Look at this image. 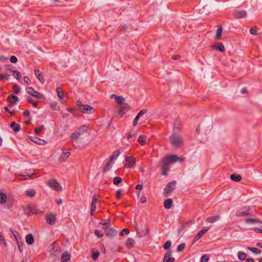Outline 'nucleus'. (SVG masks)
Masks as SVG:
<instances>
[{
  "mask_svg": "<svg viewBox=\"0 0 262 262\" xmlns=\"http://www.w3.org/2000/svg\"><path fill=\"white\" fill-rule=\"evenodd\" d=\"M146 113H147L146 110H141L138 113V114H137V116H139V117H141L142 115H144Z\"/></svg>",
  "mask_w": 262,
  "mask_h": 262,
  "instance_id": "obj_61",
  "label": "nucleus"
},
{
  "mask_svg": "<svg viewBox=\"0 0 262 262\" xmlns=\"http://www.w3.org/2000/svg\"><path fill=\"white\" fill-rule=\"evenodd\" d=\"M26 243L28 245H31L34 243L33 236L32 234H28L25 237Z\"/></svg>",
  "mask_w": 262,
  "mask_h": 262,
  "instance_id": "obj_20",
  "label": "nucleus"
},
{
  "mask_svg": "<svg viewBox=\"0 0 262 262\" xmlns=\"http://www.w3.org/2000/svg\"><path fill=\"white\" fill-rule=\"evenodd\" d=\"M45 220L48 224L53 225L55 224L56 220V215L52 212L47 213L45 216Z\"/></svg>",
  "mask_w": 262,
  "mask_h": 262,
  "instance_id": "obj_3",
  "label": "nucleus"
},
{
  "mask_svg": "<svg viewBox=\"0 0 262 262\" xmlns=\"http://www.w3.org/2000/svg\"><path fill=\"white\" fill-rule=\"evenodd\" d=\"M32 141L37 144H41L42 142H44V141L37 137H32Z\"/></svg>",
  "mask_w": 262,
  "mask_h": 262,
  "instance_id": "obj_36",
  "label": "nucleus"
},
{
  "mask_svg": "<svg viewBox=\"0 0 262 262\" xmlns=\"http://www.w3.org/2000/svg\"><path fill=\"white\" fill-rule=\"evenodd\" d=\"M233 14L235 18H243L246 17L247 12L244 10H234Z\"/></svg>",
  "mask_w": 262,
  "mask_h": 262,
  "instance_id": "obj_11",
  "label": "nucleus"
},
{
  "mask_svg": "<svg viewBox=\"0 0 262 262\" xmlns=\"http://www.w3.org/2000/svg\"><path fill=\"white\" fill-rule=\"evenodd\" d=\"M88 130V127L86 125H83L78 128L76 131L77 133L80 134V136L82 135L84 133H86Z\"/></svg>",
  "mask_w": 262,
  "mask_h": 262,
  "instance_id": "obj_25",
  "label": "nucleus"
},
{
  "mask_svg": "<svg viewBox=\"0 0 262 262\" xmlns=\"http://www.w3.org/2000/svg\"><path fill=\"white\" fill-rule=\"evenodd\" d=\"M70 258V255L67 252H64L62 253L61 260L62 262H67Z\"/></svg>",
  "mask_w": 262,
  "mask_h": 262,
  "instance_id": "obj_26",
  "label": "nucleus"
},
{
  "mask_svg": "<svg viewBox=\"0 0 262 262\" xmlns=\"http://www.w3.org/2000/svg\"><path fill=\"white\" fill-rule=\"evenodd\" d=\"M81 108L80 111L84 113L92 114L94 111V108L89 105H81Z\"/></svg>",
  "mask_w": 262,
  "mask_h": 262,
  "instance_id": "obj_12",
  "label": "nucleus"
},
{
  "mask_svg": "<svg viewBox=\"0 0 262 262\" xmlns=\"http://www.w3.org/2000/svg\"><path fill=\"white\" fill-rule=\"evenodd\" d=\"M183 160V158L179 157L176 155H170L163 158L160 163L164 165L165 164V165L169 166L170 164L174 163L178 161L182 162Z\"/></svg>",
  "mask_w": 262,
  "mask_h": 262,
  "instance_id": "obj_1",
  "label": "nucleus"
},
{
  "mask_svg": "<svg viewBox=\"0 0 262 262\" xmlns=\"http://www.w3.org/2000/svg\"><path fill=\"white\" fill-rule=\"evenodd\" d=\"M135 243V242L133 239L128 238L126 242V245L129 248H132L134 246Z\"/></svg>",
  "mask_w": 262,
  "mask_h": 262,
  "instance_id": "obj_33",
  "label": "nucleus"
},
{
  "mask_svg": "<svg viewBox=\"0 0 262 262\" xmlns=\"http://www.w3.org/2000/svg\"><path fill=\"white\" fill-rule=\"evenodd\" d=\"M26 90L28 94L37 99H41L43 97L41 94H40L38 92L35 91L34 89L32 87L27 88Z\"/></svg>",
  "mask_w": 262,
  "mask_h": 262,
  "instance_id": "obj_7",
  "label": "nucleus"
},
{
  "mask_svg": "<svg viewBox=\"0 0 262 262\" xmlns=\"http://www.w3.org/2000/svg\"><path fill=\"white\" fill-rule=\"evenodd\" d=\"M34 74L36 78L42 83L44 82V79L42 76V73L38 70H35Z\"/></svg>",
  "mask_w": 262,
  "mask_h": 262,
  "instance_id": "obj_21",
  "label": "nucleus"
},
{
  "mask_svg": "<svg viewBox=\"0 0 262 262\" xmlns=\"http://www.w3.org/2000/svg\"><path fill=\"white\" fill-rule=\"evenodd\" d=\"M103 230L105 232L106 236L110 238H113L117 234V231L116 230L108 226L104 227Z\"/></svg>",
  "mask_w": 262,
  "mask_h": 262,
  "instance_id": "obj_5",
  "label": "nucleus"
},
{
  "mask_svg": "<svg viewBox=\"0 0 262 262\" xmlns=\"http://www.w3.org/2000/svg\"><path fill=\"white\" fill-rule=\"evenodd\" d=\"M230 179L233 181L239 182L242 179V176L239 174H232L230 176Z\"/></svg>",
  "mask_w": 262,
  "mask_h": 262,
  "instance_id": "obj_28",
  "label": "nucleus"
},
{
  "mask_svg": "<svg viewBox=\"0 0 262 262\" xmlns=\"http://www.w3.org/2000/svg\"><path fill=\"white\" fill-rule=\"evenodd\" d=\"M146 138V137L144 135H141L138 139L139 143L143 145L145 143V139Z\"/></svg>",
  "mask_w": 262,
  "mask_h": 262,
  "instance_id": "obj_42",
  "label": "nucleus"
},
{
  "mask_svg": "<svg viewBox=\"0 0 262 262\" xmlns=\"http://www.w3.org/2000/svg\"><path fill=\"white\" fill-rule=\"evenodd\" d=\"M247 249L256 254H258L261 253V250L256 248L248 247Z\"/></svg>",
  "mask_w": 262,
  "mask_h": 262,
  "instance_id": "obj_40",
  "label": "nucleus"
},
{
  "mask_svg": "<svg viewBox=\"0 0 262 262\" xmlns=\"http://www.w3.org/2000/svg\"><path fill=\"white\" fill-rule=\"evenodd\" d=\"M10 60L12 63H16L17 61V58L15 56L12 55L10 58Z\"/></svg>",
  "mask_w": 262,
  "mask_h": 262,
  "instance_id": "obj_58",
  "label": "nucleus"
},
{
  "mask_svg": "<svg viewBox=\"0 0 262 262\" xmlns=\"http://www.w3.org/2000/svg\"><path fill=\"white\" fill-rule=\"evenodd\" d=\"M36 193L34 189L29 190L26 191V194L27 196L32 198L35 196Z\"/></svg>",
  "mask_w": 262,
  "mask_h": 262,
  "instance_id": "obj_38",
  "label": "nucleus"
},
{
  "mask_svg": "<svg viewBox=\"0 0 262 262\" xmlns=\"http://www.w3.org/2000/svg\"><path fill=\"white\" fill-rule=\"evenodd\" d=\"M0 244L4 246V247H7V244L5 242V239L3 235L0 232Z\"/></svg>",
  "mask_w": 262,
  "mask_h": 262,
  "instance_id": "obj_46",
  "label": "nucleus"
},
{
  "mask_svg": "<svg viewBox=\"0 0 262 262\" xmlns=\"http://www.w3.org/2000/svg\"><path fill=\"white\" fill-rule=\"evenodd\" d=\"M48 184L50 187L54 189L56 191L62 190V187L56 179H50L48 182Z\"/></svg>",
  "mask_w": 262,
  "mask_h": 262,
  "instance_id": "obj_6",
  "label": "nucleus"
},
{
  "mask_svg": "<svg viewBox=\"0 0 262 262\" xmlns=\"http://www.w3.org/2000/svg\"><path fill=\"white\" fill-rule=\"evenodd\" d=\"M185 243H181L180 244L178 247H177V251L178 252H181L184 250V249L185 247Z\"/></svg>",
  "mask_w": 262,
  "mask_h": 262,
  "instance_id": "obj_49",
  "label": "nucleus"
},
{
  "mask_svg": "<svg viewBox=\"0 0 262 262\" xmlns=\"http://www.w3.org/2000/svg\"><path fill=\"white\" fill-rule=\"evenodd\" d=\"M171 252L169 251L165 254L163 259V262H174V258L171 257Z\"/></svg>",
  "mask_w": 262,
  "mask_h": 262,
  "instance_id": "obj_15",
  "label": "nucleus"
},
{
  "mask_svg": "<svg viewBox=\"0 0 262 262\" xmlns=\"http://www.w3.org/2000/svg\"><path fill=\"white\" fill-rule=\"evenodd\" d=\"M99 195H97V194H94V195L92 199V202L91 204V206L92 207H96V204L98 203V200L97 197H99Z\"/></svg>",
  "mask_w": 262,
  "mask_h": 262,
  "instance_id": "obj_37",
  "label": "nucleus"
},
{
  "mask_svg": "<svg viewBox=\"0 0 262 262\" xmlns=\"http://www.w3.org/2000/svg\"><path fill=\"white\" fill-rule=\"evenodd\" d=\"M36 175L35 173H26L25 174H21L19 175V179L22 180H26L28 179H33Z\"/></svg>",
  "mask_w": 262,
  "mask_h": 262,
  "instance_id": "obj_14",
  "label": "nucleus"
},
{
  "mask_svg": "<svg viewBox=\"0 0 262 262\" xmlns=\"http://www.w3.org/2000/svg\"><path fill=\"white\" fill-rule=\"evenodd\" d=\"M169 138L171 145L176 148L180 147L183 144V139L179 135L173 133Z\"/></svg>",
  "mask_w": 262,
  "mask_h": 262,
  "instance_id": "obj_2",
  "label": "nucleus"
},
{
  "mask_svg": "<svg viewBox=\"0 0 262 262\" xmlns=\"http://www.w3.org/2000/svg\"><path fill=\"white\" fill-rule=\"evenodd\" d=\"M236 216H250L252 214L249 212V207H244L239 210H237L236 212Z\"/></svg>",
  "mask_w": 262,
  "mask_h": 262,
  "instance_id": "obj_8",
  "label": "nucleus"
},
{
  "mask_svg": "<svg viewBox=\"0 0 262 262\" xmlns=\"http://www.w3.org/2000/svg\"><path fill=\"white\" fill-rule=\"evenodd\" d=\"M171 245V242L170 241H168L164 244L163 247L165 250H169L170 248Z\"/></svg>",
  "mask_w": 262,
  "mask_h": 262,
  "instance_id": "obj_52",
  "label": "nucleus"
},
{
  "mask_svg": "<svg viewBox=\"0 0 262 262\" xmlns=\"http://www.w3.org/2000/svg\"><path fill=\"white\" fill-rule=\"evenodd\" d=\"M140 118V117H139V116H138L137 115L136 117H135V118L134 119V120L133 122V125L134 126H136L137 125V124H138V121L139 120Z\"/></svg>",
  "mask_w": 262,
  "mask_h": 262,
  "instance_id": "obj_64",
  "label": "nucleus"
},
{
  "mask_svg": "<svg viewBox=\"0 0 262 262\" xmlns=\"http://www.w3.org/2000/svg\"><path fill=\"white\" fill-rule=\"evenodd\" d=\"M13 88V90H14V93L15 94H18L20 93V89H19V86L17 84H14Z\"/></svg>",
  "mask_w": 262,
  "mask_h": 262,
  "instance_id": "obj_55",
  "label": "nucleus"
},
{
  "mask_svg": "<svg viewBox=\"0 0 262 262\" xmlns=\"http://www.w3.org/2000/svg\"><path fill=\"white\" fill-rule=\"evenodd\" d=\"M94 234L96 236L99 238L102 237L103 236V234L100 233V232L97 230H95Z\"/></svg>",
  "mask_w": 262,
  "mask_h": 262,
  "instance_id": "obj_62",
  "label": "nucleus"
},
{
  "mask_svg": "<svg viewBox=\"0 0 262 262\" xmlns=\"http://www.w3.org/2000/svg\"><path fill=\"white\" fill-rule=\"evenodd\" d=\"M213 48L222 52L225 51V47L222 43L220 42L217 43L213 46Z\"/></svg>",
  "mask_w": 262,
  "mask_h": 262,
  "instance_id": "obj_27",
  "label": "nucleus"
},
{
  "mask_svg": "<svg viewBox=\"0 0 262 262\" xmlns=\"http://www.w3.org/2000/svg\"><path fill=\"white\" fill-rule=\"evenodd\" d=\"M7 100L10 103L9 106L15 104V102L18 100V98L15 95H10L7 98Z\"/></svg>",
  "mask_w": 262,
  "mask_h": 262,
  "instance_id": "obj_19",
  "label": "nucleus"
},
{
  "mask_svg": "<svg viewBox=\"0 0 262 262\" xmlns=\"http://www.w3.org/2000/svg\"><path fill=\"white\" fill-rule=\"evenodd\" d=\"M245 223L246 224H250V223H261V222L256 219H247L245 220Z\"/></svg>",
  "mask_w": 262,
  "mask_h": 262,
  "instance_id": "obj_32",
  "label": "nucleus"
},
{
  "mask_svg": "<svg viewBox=\"0 0 262 262\" xmlns=\"http://www.w3.org/2000/svg\"><path fill=\"white\" fill-rule=\"evenodd\" d=\"M257 29L256 27H252L250 30V33L252 35H255L257 34Z\"/></svg>",
  "mask_w": 262,
  "mask_h": 262,
  "instance_id": "obj_56",
  "label": "nucleus"
},
{
  "mask_svg": "<svg viewBox=\"0 0 262 262\" xmlns=\"http://www.w3.org/2000/svg\"><path fill=\"white\" fill-rule=\"evenodd\" d=\"M160 165L161 166L162 169V174L167 176V172L169 170V166H168L167 165H165V164L164 165L163 164H161L159 163Z\"/></svg>",
  "mask_w": 262,
  "mask_h": 262,
  "instance_id": "obj_23",
  "label": "nucleus"
},
{
  "mask_svg": "<svg viewBox=\"0 0 262 262\" xmlns=\"http://www.w3.org/2000/svg\"><path fill=\"white\" fill-rule=\"evenodd\" d=\"M111 98H114L115 99L116 101L119 104H123L124 103V99L122 96H119L115 94H112L111 96Z\"/></svg>",
  "mask_w": 262,
  "mask_h": 262,
  "instance_id": "obj_17",
  "label": "nucleus"
},
{
  "mask_svg": "<svg viewBox=\"0 0 262 262\" xmlns=\"http://www.w3.org/2000/svg\"><path fill=\"white\" fill-rule=\"evenodd\" d=\"M129 110V106L127 104L124 105L120 106L119 109L118 113L122 117Z\"/></svg>",
  "mask_w": 262,
  "mask_h": 262,
  "instance_id": "obj_16",
  "label": "nucleus"
},
{
  "mask_svg": "<svg viewBox=\"0 0 262 262\" xmlns=\"http://www.w3.org/2000/svg\"><path fill=\"white\" fill-rule=\"evenodd\" d=\"M176 186V182L175 181L169 182L164 189V194L170 193L175 189Z\"/></svg>",
  "mask_w": 262,
  "mask_h": 262,
  "instance_id": "obj_4",
  "label": "nucleus"
},
{
  "mask_svg": "<svg viewBox=\"0 0 262 262\" xmlns=\"http://www.w3.org/2000/svg\"><path fill=\"white\" fill-rule=\"evenodd\" d=\"M222 30H223L221 26L219 27V28L217 29L216 33V35H215L216 38L217 39H221Z\"/></svg>",
  "mask_w": 262,
  "mask_h": 262,
  "instance_id": "obj_39",
  "label": "nucleus"
},
{
  "mask_svg": "<svg viewBox=\"0 0 262 262\" xmlns=\"http://www.w3.org/2000/svg\"><path fill=\"white\" fill-rule=\"evenodd\" d=\"M122 178L120 177H116L113 180V183L115 185H118L122 182Z\"/></svg>",
  "mask_w": 262,
  "mask_h": 262,
  "instance_id": "obj_44",
  "label": "nucleus"
},
{
  "mask_svg": "<svg viewBox=\"0 0 262 262\" xmlns=\"http://www.w3.org/2000/svg\"><path fill=\"white\" fill-rule=\"evenodd\" d=\"M31 210H32V207L30 206H28L26 208H25L24 209V213L25 214H27V215L31 214V211H32Z\"/></svg>",
  "mask_w": 262,
  "mask_h": 262,
  "instance_id": "obj_48",
  "label": "nucleus"
},
{
  "mask_svg": "<svg viewBox=\"0 0 262 262\" xmlns=\"http://www.w3.org/2000/svg\"><path fill=\"white\" fill-rule=\"evenodd\" d=\"M43 128V126L42 125L36 128L35 129V134L36 135H39L42 132Z\"/></svg>",
  "mask_w": 262,
  "mask_h": 262,
  "instance_id": "obj_54",
  "label": "nucleus"
},
{
  "mask_svg": "<svg viewBox=\"0 0 262 262\" xmlns=\"http://www.w3.org/2000/svg\"><path fill=\"white\" fill-rule=\"evenodd\" d=\"M80 136V134L77 133L76 131L73 133L71 136L70 138L72 140H77L79 138V137Z\"/></svg>",
  "mask_w": 262,
  "mask_h": 262,
  "instance_id": "obj_41",
  "label": "nucleus"
},
{
  "mask_svg": "<svg viewBox=\"0 0 262 262\" xmlns=\"http://www.w3.org/2000/svg\"><path fill=\"white\" fill-rule=\"evenodd\" d=\"M209 227H206L203 230H201L194 237L193 241L192 242L194 244L197 241H198L200 238H201L202 236L206 233L209 230Z\"/></svg>",
  "mask_w": 262,
  "mask_h": 262,
  "instance_id": "obj_13",
  "label": "nucleus"
},
{
  "mask_svg": "<svg viewBox=\"0 0 262 262\" xmlns=\"http://www.w3.org/2000/svg\"><path fill=\"white\" fill-rule=\"evenodd\" d=\"M6 195L4 193H0V203L4 204L6 202Z\"/></svg>",
  "mask_w": 262,
  "mask_h": 262,
  "instance_id": "obj_47",
  "label": "nucleus"
},
{
  "mask_svg": "<svg viewBox=\"0 0 262 262\" xmlns=\"http://www.w3.org/2000/svg\"><path fill=\"white\" fill-rule=\"evenodd\" d=\"M120 152L118 150H115L112 155L111 156L110 158V162L112 161L117 159L118 156L120 155Z\"/></svg>",
  "mask_w": 262,
  "mask_h": 262,
  "instance_id": "obj_29",
  "label": "nucleus"
},
{
  "mask_svg": "<svg viewBox=\"0 0 262 262\" xmlns=\"http://www.w3.org/2000/svg\"><path fill=\"white\" fill-rule=\"evenodd\" d=\"M9 78H10V75L7 74L0 75V80H2L4 79L8 80V79H9Z\"/></svg>",
  "mask_w": 262,
  "mask_h": 262,
  "instance_id": "obj_53",
  "label": "nucleus"
},
{
  "mask_svg": "<svg viewBox=\"0 0 262 262\" xmlns=\"http://www.w3.org/2000/svg\"><path fill=\"white\" fill-rule=\"evenodd\" d=\"M51 108L53 110H55V111L59 110V106L58 105L57 102H54L51 104Z\"/></svg>",
  "mask_w": 262,
  "mask_h": 262,
  "instance_id": "obj_45",
  "label": "nucleus"
},
{
  "mask_svg": "<svg viewBox=\"0 0 262 262\" xmlns=\"http://www.w3.org/2000/svg\"><path fill=\"white\" fill-rule=\"evenodd\" d=\"M172 203L173 201L171 199H167L164 201V207L167 209H170L171 207Z\"/></svg>",
  "mask_w": 262,
  "mask_h": 262,
  "instance_id": "obj_22",
  "label": "nucleus"
},
{
  "mask_svg": "<svg viewBox=\"0 0 262 262\" xmlns=\"http://www.w3.org/2000/svg\"><path fill=\"white\" fill-rule=\"evenodd\" d=\"M27 101L29 103H32L34 106H36L38 104V102L34 101L32 98H29Z\"/></svg>",
  "mask_w": 262,
  "mask_h": 262,
  "instance_id": "obj_50",
  "label": "nucleus"
},
{
  "mask_svg": "<svg viewBox=\"0 0 262 262\" xmlns=\"http://www.w3.org/2000/svg\"><path fill=\"white\" fill-rule=\"evenodd\" d=\"M92 258L94 260H96L98 258V257L100 255V252L98 251H95L94 249L92 250Z\"/></svg>",
  "mask_w": 262,
  "mask_h": 262,
  "instance_id": "obj_35",
  "label": "nucleus"
},
{
  "mask_svg": "<svg viewBox=\"0 0 262 262\" xmlns=\"http://www.w3.org/2000/svg\"><path fill=\"white\" fill-rule=\"evenodd\" d=\"M12 72H13L14 75H15V76H14L15 78L17 80H20V79L21 76V74L19 73V72L17 70H14V71H12Z\"/></svg>",
  "mask_w": 262,
  "mask_h": 262,
  "instance_id": "obj_43",
  "label": "nucleus"
},
{
  "mask_svg": "<svg viewBox=\"0 0 262 262\" xmlns=\"http://www.w3.org/2000/svg\"><path fill=\"white\" fill-rule=\"evenodd\" d=\"M209 259V257L207 255H204L201 257L202 262H207Z\"/></svg>",
  "mask_w": 262,
  "mask_h": 262,
  "instance_id": "obj_60",
  "label": "nucleus"
},
{
  "mask_svg": "<svg viewBox=\"0 0 262 262\" xmlns=\"http://www.w3.org/2000/svg\"><path fill=\"white\" fill-rule=\"evenodd\" d=\"M56 92H57V96L59 97V98L61 101H63V92H62V89L59 87H57L56 88Z\"/></svg>",
  "mask_w": 262,
  "mask_h": 262,
  "instance_id": "obj_31",
  "label": "nucleus"
},
{
  "mask_svg": "<svg viewBox=\"0 0 262 262\" xmlns=\"http://www.w3.org/2000/svg\"><path fill=\"white\" fill-rule=\"evenodd\" d=\"M31 214H39L42 213V211H40L39 209H36V208H32L31 210Z\"/></svg>",
  "mask_w": 262,
  "mask_h": 262,
  "instance_id": "obj_51",
  "label": "nucleus"
},
{
  "mask_svg": "<svg viewBox=\"0 0 262 262\" xmlns=\"http://www.w3.org/2000/svg\"><path fill=\"white\" fill-rule=\"evenodd\" d=\"M182 129V124L179 119H176L173 123V133L180 132Z\"/></svg>",
  "mask_w": 262,
  "mask_h": 262,
  "instance_id": "obj_10",
  "label": "nucleus"
},
{
  "mask_svg": "<svg viewBox=\"0 0 262 262\" xmlns=\"http://www.w3.org/2000/svg\"><path fill=\"white\" fill-rule=\"evenodd\" d=\"M125 167L126 168H133L135 164V158L133 156L126 157L125 158Z\"/></svg>",
  "mask_w": 262,
  "mask_h": 262,
  "instance_id": "obj_9",
  "label": "nucleus"
},
{
  "mask_svg": "<svg viewBox=\"0 0 262 262\" xmlns=\"http://www.w3.org/2000/svg\"><path fill=\"white\" fill-rule=\"evenodd\" d=\"M220 219L219 216H211L207 219L208 223H213Z\"/></svg>",
  "mask_w": 262,
  "mask_h": 262,
  "instance_id": "obj_30",
  "label": "nucleus"
},
{
  "mask_svg": "<svg viewBox=\"0 0 262 262\" xmlns=\"http://www.w3.org/2000/svg\"><path fill=\"white\" fill-rule=\"evenodd\" d=\"M11 128L15 132H18L20 130V125L18 124H16L14 122H12L10 124Z\"/></svg>",
  "mask_w": 262,
  "mask_h": 262,
  "instance_id": "obj_24",
  "label": "nucleus"
},
{
  "mask_svg": "<svg viewBox=\"0 0 262 262\" xmlns=\"http://www.w3.org/2000/svg\"><path fill=\"white\" fill-rule=\"evenodd\" d=\"M110 224V220H102L101 222L100 223V224L103 225H109Z\"/></svg>",
  "mask_w": 262,
  "mask_h": 262,
  "instance_id": "obj_57",
  "label": "nucleus"
},
{
  "mask_svg": "<svg viewBox=\"0 0 262 262\" xmlns=\"http://www.w3.org/2000/svg\"><path fill=\"white\" fill-rule=\"evenodd\" d=\"M238 258L241 260H244L246 259V254L244 252H238L237 254Z\"/></svg>",
  "mask_w": 262,
  "mask_h": 262,
  "instance_id": "obj_34",
  "label": "nucleus"
},
{
  "mask_svg": "<svg viewBox=\"0 0 262 262\" xmlns=\"http://www.w3.org/2000/svg\"><path fill=\"white\" fill-rule=\"evenodd\" d=\"M70 155V152L69 151L63 152L59 157L58 161L60 162L66 161Z\"/></svg>",
  "mask_w": 262,
  "mask_h": 262,
  "instance_id": "obj_18",
  "label": "nucleus"
},
{
  "mask_svg": "<svg viewBox=\"0 0 262 262\" xmlns=\"http://www.w3.org/2000/svg\"><path fill=\"white\" fill-rule=\"evenodd\" d=\"M111 168L110 162H108L106 164V165L104 167L103 171L104 172H107Z\"/></svg>",
  "mask_w": 262,
  "mask_h": 262,
  "instance_id": "obj_59",
  "label": "nucleus"
},
{
  "mask_svg": "<svg viewBox=\"0 0 262 262\" xmlns=\"http://www.w3.org/2000/svg\"><path fill=\"white\" fill-rule=\"evenodd\" d=\"M129 230L126 229V228H124L123 229L122 231L120 232V235H123L124 233L125 234H128L129 233Z\"/></svg>",
  "mask_w": 262,
  "mask_h": 262,
  "instance_id": "obj_63",
  "label": "nucleus"
}]
</instances>
